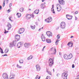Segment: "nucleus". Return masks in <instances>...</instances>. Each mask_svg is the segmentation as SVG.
Here are the masks:
<instances>
[{
    "instance_id": "61",
    "label": "nucleus",
    "mask_w": 79,
    "mask_h": 79,
    "mask_svg": "<svg viewBox=\"0 0 79 79\" xmlns=\"http://www.w3.org/2000/svg\"><path fill=\"white\" fill-rule=\"evenodd\" d=\"M52 8H54V5H52Z\"/></svg>"
},
{
    "instance_id": "4",
    "label": "nucleus",
    "mask_w": 79,
    "mask_h": 79,
    "mask_svg": "<svg viewBox=\"0 0 79 79\" xmlns=\"http://www.w3.org/2000/svg\"><path fill=\"white\" fill-rule=\"evenodd\" d=\"M67 76H68V73H64L62 75V77L64 79H67Z\"/></svg>"
},
{
    "instance_id": "6",
    "label": "nucleus",
    "mask_w": 79,
    "mask_h": 79,
    "mask_svg": "<svg viewBox=\"0 0 79 79\" xmlns=\"http://www.w3.org/2000/svg\"><path fill=\"white\" fill-rule=\"evenodd\" d=\"M2 77L4 79H8V75L6 73H4L3 74Z\"/></svg>"
},
{
    "instance_id": "38",
    "label": "nucleus",
    "mask_w": 79,
    "mask_h": 79,
    "mask_svg": "<svg viewBox=\"0 0 79 79\" xmlns=\"http://www.w3.org/2000/svg\"><path fill=\"white\" fill-rule=\"evenodd\" d=\"M11 76H13V77H15V75L13 73L11 74Z\"/></svg>"
},
{
    "instance_id": "60",
    "label": "nucleus",
    "mask_w": 79,
    "mask_h": 79,
    "mask_svg": "<svg viewBox=\"0 0 79 79\" xmlns=\"http://www.w3.org/2000/svg\"><path fill=\"white\" fill-rule=\"evenodd\" d=\"M35 24H36V26H37V25H38V24H37V23H35Z\"/></svg>"
},
{
    "instance_id": "54",
    "label": "nucleus",
    "mask_w": 79,
    "mask_h": 79,
    "mask_svg": "<svg viewBox=\"0 0 79 79\" xmlns=\"http://www.w3.org/2000/svg\"><path fill=\"white\" fill-rule=\"evenodd\" d=\"M7 11H9V12H8V13H9V12H10V10L9 9V10H8Z\"/></svg>"
},
{
    "instance_id": "39",
    "label": "nucleus",
    "mask_w": 79,
    "mask_h": 79,
    "mask_svg": "<svg viewBox=\"0 0 79 79\" xmlns=\"http://www.w3.org/2000/svg\"><path fill=\"white\" fill-rule=\"evenodd\" d=\"M52 11V13H54V14H55V11H54V9H53Z\"/></svg>"
},
{
    "instance_id": "16",
    "label": "nucleus",
    "mask_w": 79,
    "mask_h": 79,
    "mask_svg": "<svg viewBox=\"0 0 79 79\" xmlns=\"http://www.w3.org/2000/svg\"><path fill=\"white\" fill-rule=\"evenodd\" d=\"M7 27L8 28L7 29V30H9L11 28V25L10 24V23L8 24L7 25Z\"/></svg>"
},
{
    "instance_id": "45",
    "label": "nucleus",
    "mask_w": 79,
    "mask_h": 79,
    "mask_svg": "<svg viewBox=\"0 0 79 79\" xmlns=\"http://www.w3.org/2000/svg\"><path fill=\"white\" fill-rule=\"evenodd\" d=\"M12 6V4H11V3H10L9 5L10 7H11V6Z\"/></svg>"
},
{
    "instance_id": "46",
    "label": "nucleus",
    "mask_w": 79,
    "mask_h": 79,
    "mask_svg": "<svg viewBox=\"0 0 79 79\" xmlns=\"http://www.w3.org/2000/svg\"><path fill=\"white\" fill-rule=\"evenodd\" d=\"M75 13V14H77V13H78V11H76Z\"/></svg>"
},
{
    "instance_id": "59",
    "label": "nucleus",
    "mask_w": 79,
    "mask_h": 79,
    "mask_svg": "<svg viewBox=\"0 0 79 79\" xmlns=\"http://www.w3.org/2000/svg\"><path fill=\"white\" fill-rule=\"evenodd\" d=\"M55 43H56V45H58V43H57V42H56Z\"/></svg>"
},
{
    "instance_id": "13",
    "label": "nucleus",
    "mask_w": 79,
    "mask_h": 79,
    "mask_svg": "<svg viewBox=\"0 0 79 79\" xmlns=\"http://www.w3.org/2000/svg\"><path fill=\"white\" fill-rule=\"evenodd\" d=\"M41 39L42 41H43V42H44V41H45V37L44 35V34H43L42 35Z\"/></svg>"
},
{
    "instance_id": "62",
    "label": "nucleus",
    "mask_w": 79,
    "mask_h": 79,
    "mask_svg": "<svg viewBox=\"0 0 79 79\" xmlns=\"http://www.w3.org/2000/svg\"><path fill=\"white\" fill-rule=\"evenodd\" d=\"M77 18L75 17V20H77Z\"/></svg>"
},
{
    "instance_id": "25",
    "label": "nucleus",
    "mask_w": 79,
    "mask_h": 79,
    "mask_svg": "<svg viewBox=\"0 0 79 79\" xmlns=\"http://www.w3.org/2000/svg\"><path fill=\"white\" fill-rule=\"evenodd\" d=\"M41 7L42 9H44V8H45V5L42 4L41 5Z\"/></svg>"
},
{
    "instance_id": "11",
    "label": "nucleus",
    "mask_w": 79,
    "mask_h": 79,
    "mask_svg": "<svg viewBox=\"0 0 79 79\" xmlns=\"http://www.w3.org/2000/svg\"><path fill=\"white\" fill-rule=\"evenodd\" d=\"M19 38H20V36L18 35H16L15 36V39H17V40L18 41L19 40Z\"/></svg>"
},
{
    "instance_id": "18",
    "label": "nucleus",
    "mask_w": 79,
    "mask_h": 79,
    "mask_svg": "<svg viewBox=\"0 0 79 79\" xmlns=\"http://www.w3.org/2000/svg\"><path fill=\"white\" fill-rule=\"evenodd\" d=\"M71 45V46H69V47H73V43H72L71 41H70L68 43V44H67V45Z\"/></svg>"
},
{
    "instance_id": "64",
    "label": "nucleus",
    "mask_w": 79,
    "mask_h": 79,
    "mask_svg": "<svg viewBox=\"0 0 79 79\" xmlns=\"http://www.w3.org/2000/svg\"><path fill=\"white\" fill-rule=\"evenodd\" d=\"M40 77H39V78L38 79H40Z\"/></svg>"
},
{
    "instance_id": "36",
    "label": "nucleus",
    "mask_w": 79,
    "mask_h": 79,
    "mask_svg": "<svg viewBox=\"0 0 79 79\" xmlns=\"http://www.w3.org/2000/svg\"><path fill=\"white\" fill-rule=\"evenodd\" d=\"M60 35H58L57 36V40H58V39H60Z\"/></svg>"
},
{
    "instance_id": "57",
    "label": "nucleus",
    "mask_w": 79,
    "mask_h": 79,
    "mask_svg": "<svg viewBox=\"0 0 79 79\" xmlns=\"http://www.w3.org/2000/svg\"><path fill=\"white\" fill-rule=\"evenodd\" d=\"M9 1V0H6V2H7V3H8Z\"/></svg>"
},
{
    "instance_id": "7",
    "label": "nucleus",
    "mask_w": 79,
    "mask_h": 79,
    "mask_svg": "<svg viewBox=\"0 0 79 79\" xmlns=\"http://www.w3.org/2000/svg\"><path fill=\"white\" fill-rule=\"evenodd\" d=\"M66 18H67V19L69 20H71L73 18V16L72 15H66Z\"/></svg>"
},
{
    "instance_id": "50",
    "label": "nucleus",
    "mask_w": 79,
    "mask_h": 79,
    "mask_svg": "<svg viewBox=\"0 0 79 79\" xmlns=\"http://www.w3.org/2000/svg\"><path fill=\"white\" fill-rule=\"evenodd\" d=\"M2 6H0V10H2Z\"/></svg>"
},
{
    "instance_id": "9",
    "label": "nucleus",
    "mask_w": 79,
    "mask_h": 79,
    "mask_svg": "<svg viewBox=\"0 0 79 79\" xmlns=\"http://www.w3.org/2000/svg\"><path fill=\"white\" fill-rule=\"evenodd\" d=\"M59 3L60 5H64V1L63 0H58Z\"/></svg>"
},
{
    "instance_id": "56",
    "label": "nucleus",
    "mask_w": 79,
    "mask_h": 79,
    "mask_svg": "<svg viewBox=\"0 0 79 79\" xmlns=\"http://www.w3.org/2000/svg\"><path fill=\"white\" fill-rule=\"evenodd\" d=\"M9 20H10L11 21H12V20L11 19H10V18H9Z\"/></svg>"
},
{
    "instance_id": "27",
    "label": "nucleus",
    "mask_w": 79,
    "mask_h": 79,
    "mask_svg": "<svg viewBox=\"0 0 79 79\" xmlns=\"http://www.w3.org/2000/svg\"><path fill=\"white\" fill-rule=\"evenodd\" d=\"M19 10L21 12H23V11L24 10V8H23V7H22L20 8Z\"/></svg>"
},
{
    "instance_id": "12",
    "label": "nucleus",
    "mask_w": 79,
    "mask_h": 79,
    "mask_svg": "<svg viewBox=\"0 0 79 79\" xmlns=\"http://www.w3.org/2000/svg\"><path fill=\"white\" fill-rule=\"evenodd\" d=\"M36 67L37 71H39L40 70V67L39 65H37Z\"/></svg>"
},
{
    "instance_id": "51",
    "label": "nucleus",
    "mask_w": 79,
    "mask_h": 79,
    "mask_svg": "<svg viewBox=\"0 0 79 79\" xmlns=\"http://www.w3.org/2000/svg\"><path fill=\"white\" fill-rule=\"evenodd\" d=\"M21 32L20 31V30H19V31H18V33H19H19H19V32Z\"/></svg>"
},
{
    "instance_id": "14",
    "label": "nucleus",
    "mask_w": 79,
    "mask_h": 79,
    "mask_svg": "<svg viewBox=\"0 0 79 79\" xmlns=\"http://www.w3.org/2000/svg\"><path fill=\"white\" fill-rule=\"evenodd\" d=\"M22 45V44H21V42H20L17 44V48H20L21 47Z\"/></svg>"
},
{
    "instance_id": "22",
    "label": "nucleus",
    "mask_w": 79,
    "mask_h": 79,
    "mask_svg": "<svg viewBox=\"0 0 79 79\" xmlns=\"http://www.w3.org/2000/svg\"><path fill=\"white\" fill-rule=\"evenodd\" d=\"M39 10H36L34 11V13L35 14H37V15H38V14H39Z\"/></svg>"
},
{
    "instance_id": "28",
    "label": "nucleus",
    "mask_w": 79,
    "mask_h": 79,
    "mask_svg": "<svg viewBox=\"0 0 79 79\" xmlns=\"http://www.w3.org/2000/svg\"><path fill=\"white\" fill-rule=\"evenodd\" d=\"M32 56H30L29 57H28L27 58V60H31V59H32Z\"/></svg>"
},
{
    "instance_id": "48",
    "label": "nucleus",
    "mask_w": 79,
    "mask_h": 79,
    "mask_svg": "<svg viewBox=\"0 0 79 79\" xmlns=\"http://www.w3.org/2000/svg\"><path fill=\"white\" fill-rule=\"evenodd\" d=\"M7 56V54H5V55H3V56Z\"/></svg>"
},
{
    "instance_id": "58",
    "label": "nucleus",
    "mask_w": 79,
    "mask_h": 79,
    "mask_svg": "<svg viewBox=\"0 0 79 79\" xmlns=\"http://www.w3.org/2000/svg\"><path fill=\"white\" fill-rule=\"evenodd\" d=\"M73 36H71L70 38L71 39L72 38H73Z\"/></svg>"
},
{
    "instance_id": "15",
    "label": "nucleus",
    "mask_w": 79,
    "mask_h": 79,
    "mask_svg": "<svg viewBox=\"0 0 79 79\" xmlns=\"http://www.w3.org/2000/svg\"><path fill=\"white\" fill-rule=\"evenodd\" d=\"M31 18V15L29 14H27L26 16V18L27 19H29Z\"/></svg>"
},
{
    "instance_id": "41",
    "label": "nucleus",
    "mask_w": 79,
    "mask_h": 79,
    "mask_svg": "<svg viewBox=\"0 0 79 79\" xmlns=\"http://www.w3.org/2000/svg\"><path fill=\"white\" fill-rule=\"evenodd\" d=\"M44 27H42V28H40L39 29V31H41V29H43Z\"/></svg>"
},
{
    "instance_id": "30",
    "label": "nucleus",
    "mask_w": 79,
    "mask_h": 79,
    "mask_svg": "<svg viewBox=\"0 0 79 79\" xmlns=\"http://www.w3.org/2000/svg\"><path fill=\"white\" fill-rule=\"evenodd\" d=\"M17 67L18 68H22V66H19V65H18V64H17Z\"/></svg>"
},
{
    "instance_id": "34",
    "label": "nucleus",
    "mask_w": 79,
    "mask_h": 79,
    "mask_svg": "<svg viewBox=\"0 0 79 79\" xmlns=\"http://www.w3.org/2000/svg\"><path fill=\"white\" fill-rule=\"evenodd\" d=\"M31 28L32 29H34L35 28V26L34 25V27L33 26H31Z\"/></svg>"
},
{
    "instance_id": "42",
    "label": "nucleus",
    "mask_w": 79,
    "mask_h": 79,
    "mask_svg": "<svg viewBox=\"0 0 79 79\" xmlns=\"http://www.w3.org/2000/svg\"><path fill=\"white\" fill-rule=\"evenodd\" d=\"M72 68H74V64H73L72 65Z\"/></svg>"
},
{
    "instance_id": "31",
    "label": "nucleus",
    "mask_w": 79,
    "mask_h": 79,
    "mask_svg": "<svg viewBox=\"0 0 79 79\" xmlns=\"http://www.w3.org/2000/svg\"><path fill=\"white\" fill-rule=\"evenodd\" d=\"M47 72L48 73V74H49L50 75H52V73H51V72L48 71V70H47Z\"/></svg>"
},
{
    "instance_id": "53",
    "label": "nucleus",
    "mask_w": 79,
    "mask_h": 79,
    "mask_svg": "<svg viewBox=\"0 0 79 79\" xmlns=\"http://www.w3.org/2000/svg\"><path fill=\"white\" fill-rule=\"evenodd\" d=\"M59 42V40H57L56 41V42Z\"/></svg>"
},
{
    "instance_id": "33",
    "label": "nucleus",
    "mask_w": 79,
    "mask_h": 79,
    "mask_svg": "<svg viewBox=\"0 0 79 79\" xmlns=\"http://www.w3.org/2000/svg\"><path fill=\"white\" fill-rule=\"evenodd\" d=\"M0 50L1 51V53H4L3 52V49H2L1 47H0Z\"/></svg>"
},
{
    "instance_id": "49",
    "label": "nucleus",
    "mask_w": 79,
    "mask_h": 79,
    "mask_svg": "<svg viewBox=\"0 0 79 79\" xmlns=\"http://www.w3.org/2000/svg\"><path fill=\"white\" fill-rule=\"evenodd\" d=\"M48 19H45V21H46V23H47V21H48Z\"/></svg>"
},
{
    "instance_id": "43",
    "label": "nucleus",
    "mask_w": 79,
    "mask_h": 79,
    "mask_svg": "<svg viewBox=\"0 0 79 79\" xmlns=\"http://www.w3.org/2000/svg\"><path fill=\"white\" fill-rule=\"evenodd\" d=\"M46 79H50V77L47 76Z\"/></svg>"
},
{
    "instance_id": "47",
    "label": "nucleus",
    "mask_w": 79,
    "mask_h": 79,
    "mask_svg": "<svg viewBox=\"0 0 79 79\" xmlns=\"http://www.w3.org/2000/svg\"><path fill=\"white\" fill-rule=\"evenodd\" d=\"M78 49H79V48H75L76 50H78Z\"/></svg>"
},
{
    "instance_id": "3",
    "label": "nucleus",
    "mask_w": 79,
    "mask_h": 79,
    "mask_svg": "<svg viewBox=\"0 0 79 79\" xmlns=\"http://www.w3.org/2000/svg\"><path fill=\"white\" fill-rule=\"evenodd\" d=\"M49 66L50 67L52 66L53 64V60L52 59H50L49 60Z\"/></svg>"
},
{
    "instance_id": "19",
    "label": "nucleus",
    "mask_w": 79,
    "mask_h": 79,
    "mask_svg": "<svg viewBox=\"0 0 79 79\" xmlns=\"http://www.w3.org/2000/svg\"><path fill=\"white\" fill-rule=\"evenodd\" d=\"M46 42L47 43H48V44H50L52 42L51 40L49 39H47L46 40Z\"/></svg>"
},
{
    "instance_id": "17",
    "label": "nucleus",
    "mask_w": 79,
    "mask_h": 79,
    "mask_svg": "<svg viewBox=\"0 0 79 79\" xmlns=\"http://www.w3.org/2000/svg\"><path fill=\"white\" fill-rule=\"evenodd\" d=\"M48 21H47V23H50V22L52 21V17H49L48 18Z\"/></svg>"
},
{
    "instance_id": "2",
    "label": "nucleus",
    "mask_w": 79,
    "mask_h": 79,
    "mask_svg": "<svg viewBox=\"0 0 79 79\" xmlns=\"http://www.w3.org/2000/svg\"><path fill=\"white\" fill-rule=\"evenodd\" d=\"M51 50L52 52L53 53H52V55H55L56 54V51L55 48L52 47L51 48Z\"/></svg>"
},
{
    "instance_id": "23",
    "label": "nucleus",
    "mask_w": 79,
    "mask_h": 79,
    "mask_svg": "<svg viewBox=\"0 0 79 79\" xmlns=\"http://www.w3.org/2000/svg\"><path fill=\"white\" fill-rule=\"evenodd\" d=\"M14 46H15V45H14L13 43H11L9 44V47L10 48L13 47Z\"/></svg>"
},
{
    "instance_id": "20",
    "label": "nucleus",
    "mask_w": 79,
    "mask_h": 79,
    "mask_svg": "<svg viewBox=\"0 0 79 79\" xmlns=\"http://www.w3.org/2000/svg\"><path fill=\"white\" fill-rule=\"evenodd\" d=\"M72 57H73V55L72 54H69V56H68V60H69V59H71V58H72Z\"/></svg>"
},
{
    "instance_id": "44",
    "label": "nucleus",
    "mask_w": 79,
    "mask_h": 79,
    "mask_svg": "<svg viewBox=\"0 0 79 79\" xmlns=\"http://www.w3.org/2000/svg\"><path fill=\"white\" fill-rule=\"evenodd\" d=\"M15 79V77H12L10 78V79Z\"/></svg>"
},
{
    "instance_id": "10",
    "label": "nucleus",
    "mask_w": 79,
    "mask_h": 79,
    "mask_svg": "<svg viewBox=\"0 0 79 79\" xmlns=\"http://www.w3.org/2000/svg\"><path fill=\"white\" fill-rule=\"evenodd\" d=\"M24 46L25 48H27L31 46V45H30V44L29 43H25L24 44Z\"/></svg>"
},
{
    "instance_id": "52",
    "label": "nucleus",
    "mask_w": 79,
    "mask_h": 79,
    "mask_svg": "<svg viewBox=\"0 0 79 79\" xmlns=\"http://www.w3.org/2000/svg\"><path fill=\"white\" fill-rule=\"evenodd\" d=\"M54 10V9L52 7V8H51V11H52V10Z\"/></svg>"
},
{
    "instance_id": "37",
    "label": "nucleus",
    "mask_w": 79,
    "mask_h": 79,
    "mask_svg": "<svg viewBox=\"0 0 79 79\" xmlns=\"http://www.w3.org/2000/svg\"><path fill=\"white\" fill-rule=\"evenodd\" d=\"M5 32H4V34H6V33H8V31H6V30L5 29Z\"/></svg>"
},
{
    "instance_id": "55",
    "label": "nucleus",
    "mask_w": 79,
    "mask_h": 79,
    "mask_svg": "<svg viewBox=\"0 0 79 79\" xmlns=\"http://www.w3.org/2000/svg\"><path fill=\"white\" fill-rule=\"evenodd\" d=\"M59 55H61V52H59Z\"/></svg>"
},
{
    "instance_id": "35",
    "label": "nucleus",
    "mask_w": 79,
    "mask_h": 79,
    "mask_svg": "<svg viewBox=\"0 0 79 79\" xmlns=\"http://www.w3.org/2000/svg\"><path fill=\"white\" fill-rule=\"evenodd\" d=\"M19 62L20 63H23V60H20L19 61Z\"/></svg>"
},
{
    "instance_id": "8",
    "label": "nucleus",
    "mask_w": 79,
    "mask_h": 79,
    "mask_svg": "<svg viewBox=\"0 0 79 79\" xmlns=\"http://www.w3.org/2000/svg\"><path fill=\"white\" fill-rule=\"evenodd\" d=\"M46 34L49 37H52V33L50 31H47L46 32Z\"/></svg>"
},
{
    "instance_id": "24",
    "label": "nucleus",
    "mask_w": 79,
    "mask_h": 79,
    "mask_svg": "<svg viewBox=\"0 0 79 79\" xmlns=\"http://www.w3.org/2000/svg\"><path fill=\"white\" fill-rule=\"evenodd\" d=\"M64 59H66V60H68V57L67 55L64 54Z\"/></svg>"
},
{
    "instance_id": "26",
    "label": "nucleus",
    "mask_w": 79,
    "mask_h": 79,
    "mask_svg": "<svg viewBox=\"0 0 79 79\" xmlns=\"http://www.w3.org/2000/svg\"><path fill=\"white\" fill-rule=\"evenodd\" d=\"M17 15L18 16V18H20V17H21V14L20 13H17Z\"/></svg>"
},
{
    "instance_id": "32",
    "label": "nucleus",
    "mask_w": 79,
    "mask_h": 79,
    "mask_svg": "<svg viewBox=\"0 0 79 79\" xmlns=\"http://www.w3.org/2000/svg\"><path fill=\"white\" fill-rule=\"evenodd\" d=\"M5 0H4L3 2V6L4 7L5 6Z\"/></svg>"
},
{
    "instance_id": "21",
    "label": "nucleus",
    "mask_w": 79,
    "mask_h": 79,
    "mask_svg": "<svg viewBox=\"0 0 79 79\" xmlns=\"http://www.w3.org/2000/svg\"><path fill=\"white\" fill-rule=\"evenodd\" d=\"M20 30L21 32L19 33V34H22V33H23V32H24V29L23 28H20Z\"/></svg>"
},
{
    "instance_id": "63",
    "label": "nucleus",
    "mask_w": 79,
    "mask_h": 79,
    "mask_svg": "<svg viewBox=\"0 0 79 79\" xmlns=\"http://www.w3.org/2000/svg\"><path fill=\"white\" fill-rule=\"evenodd\" d=\"M56 76H57V77H58V73L57 74V75Z\"/></svg>"
},
{
    "instance_id": "5",
    "label": "nucleus",
    "mask_w": 79,
    "mask_h": 79,
    "mask_svg": "<svg viewBox=\"0 0 79 79\" xmlns=\"http://www.w3.org/2000/svg\"><path fill=\"white\" fill-rule=\"evenodd\" d=\"M57 9L58 11H60L61 10V6L59 4L57 5Z\"/></svg>"
},
{
    "instance_id": "1",
    "label": "nucleus",
    "mask_w": 79,
    "mask_h": 79,
    "mask_svg": "<svg viewBox=\"0 0 79 79\" xmlns=\"http://www.w3.org/2000/svg\"><path fill=\"white\" fill-rule=\"evenodd\" d=\"M66 27V23L64 22H62L60 23V27L62 29H64Z\"/></svg>"
},
{
    "instance_id": "40",
    "label": "nucleus",
    "mask_w": 79,
    "mask_h": 79,
    "mask_svg": "<svg viewBox=\"0 0 79 79\" xmlns=\"http://www.w3.org/2000/svg\"><path fill=\"white\" fill-rule=\"evenodd\" d=\"M38 77H39V75H37L36 76V77H35V79H37V78H38Z\"/></svg>"
},
{
    "instance_id": "29",
    "label": "nucleus",
    "mask_w": 79,
    "mask_h": 79,
    "mask_svg": "<svg viewBox=\"0 0 79 79\" xmlns=\"http://www.w3.org/2000/svg\"><path fill=\"white\" fill-rule=\"evenodd\" d=\"M8 51H9V50L8 49H6L5 50V53H7L8 52Z\"/></svg>"
}]
</instances>
